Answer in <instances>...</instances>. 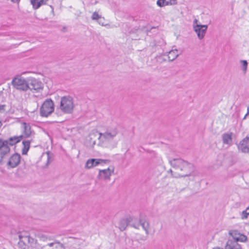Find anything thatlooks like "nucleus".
Wrapping results in <instances>:
<instances>
[{
    "instance_id": "nucleus-1",
    "label": "nucleus",
    "mask_w": 249,
    "mask_h": 249,
    "mask_svg": "<svg viewBox=\"0 0 249 249\" xmlns=\"http://www.w3.org/2000/svg\"><path fill=\"white\" fill-rule=\"evenodd\" d=\"M19 249H38L36 240L32 238L28 233L20 232L18 234ZM41 249H64L63 245L59 243H51L43 246Z\"/></svg>"
},
{
    "instance_id": "nucleus-2",
    "label": "nucleus",
    "mask_w": 249,
    "mask_h": 249,
    "mask_svg": "<svg viewBox=\"0 0 249 249\" xmlns=\"http://www.w3.org/2000/svg\"><path fill=\"white\" fill-rule=\"evenodd\" d=\"M169 162L173 168L182 172L178 175H173V177L177 178L193 175L194 166L192 163L180 158L170 160Z\"/></svg>"
},
{
    "instance_id": "nucleus-3",
    "label": "nucleus",
    "mask_w": 249,
    "mask_h": 249,
    "mask_svg": "<svg viewBox=\"0 0 249 249\" xmlns=\"http://www.w3.org/2000/svg\"><path fill=\"white\" fill-rule=\"evenodd\" d=\"M73 98L70 96H63L61 99L60 109L64 113H71L73 109Z\"/></svg>"
},
{
    "instance_id": "nucleus-4",
    "label": "nucleus",
    "mask_w": 249,
    "mask_h": 249,
    "mask_svg": "<svg viewBox=\"0 0 249 249\" xmlns=\"http://www.w3.org/2000/svg\"><path fill=\"white\" fill-rule=\"evenodd\" d=\"M116 127L107 128L105 132L99 133V139L103 142H107L112 141L118 134Z\"/></svg>"
},
{
    "instance_id": "nucleus-5",
    "label": "nucleus",
    "mask_w": 249,
    "mask_h": 249,
    "mask_svg": "<svg viewBox=\"0 0 249 249\" xmlns=\"http://www.w3.org/2000/svg\"><path fill=\"white\" fill-rule=\"evenodd\" d=\"M23 138V135H20L19 136H14L10 137L8 140H4L1 138H0V145H1L2 146H0L1 149L3 150V148H7L8 151H7L5 154L8 155L10 151V148L9 147V145L13 146L17 144V143L20 142V141Z\"/></svg>"
},
{
    "instance_id": "nucleus-6",
    "label": "nucleus",
    "mask_w": 249,
    "mask_h": 249,
    "mask_svg": "<svg viewBox=\"0 0 249 249\" xmlns=\"http://www.w3.org/2000/svg\"><path fill=\"white\" fill-rule=\"evenodd\" d=\"M54 111V104L51 99H46L40 108V114L42 117H48Z\"/></svg>"
},
{
    "instance_id": "nucleus-7",
    "label": "nucleus",
    "mask_w": 249,
    "mask_h": 249,
    "mask_svg": "<svg viewBox=\"0 0 249 249\" xmlns=\"http://www.w3.org/2000/svg\"><path fill=\"white\" fill-rule=\"evenodd\" d=\"M12 84L15 88L22 91H26L29 88L28 79L26 80L20 76L15 77L12 81Z\"/></svg>"
},
{
    "instance_id": "nucleus-8",
    "label": "nucleus",
    "mask_w": 249,
    "mask_h": 249,
    "mask_svg": "<svg viewBox=\"0 0 249 249\" xmlns=\"http://www.w3.org/2000/svg\"><path fill=\"white\" fill-rule=\"evenodd\" d=\"M109 161L110 160H103L100 159H89L86 163L85 168L90 169L98 164L108 163Z\"/></svg>"
},
{
    "instance_id": "nucleus-9",
    "label": "nucleus",
    "mask_w": 249,
    "mask_h": 249,
    "mask_svg": "<svg viewBox=\"0 0 249 249\" xmlns=\"http://www.w3.org/2000/svg\"><path fill=\"white\" fill-rule=\"evenodd\" d=\"M28 87H29V89L31 90L33 89L38 90L42 89L43 88V83L38 80L34 78L28 79Z\"/></svg>"
},
{
    "instance_id": "nucleus-10",
    "label": "nucleus",
    "mask_w": 249,
    "mask_h": 249,
    "mask_svg": "<svg viewBox=\"0 0 249 249\" xmlns=\"http://www.w3.org/2000/svg\"><path fill=\"white\" fill-rule=\"evenodd\" d=\"M114 172V168L108 167L107 169L100 170L97 178L99 179L110 180V176Z\"/></svg>"
},
{
    "instance_id": "nucleus-11",
    "label": "nucleus",
    "mask_w": 249,
    "mask_h": 249,
    "mask_svg": "<svg viewBox=\"0 0 249 249\" xmlns=\"http://www.w3.org/2000/svg\"><path fill=\"white\" fill-rule=\"evenodd\" d=\"M21 159L20 155L18 153H15L10 157L7 162V166L10 168H15L18 165Z\"/></svg>"
},
{
    "instance_id": "nucleus-12",
    "label": "nucleus",
    "mask_w": 249,
    "mask_h": 249,
    "mask_svg": "<svg viewBox=\"0 0 249 249\" xmlns=\"http://www.w3.org/2000/svg\"><path fill=\"white\" fill-rule=\"evenodd\" d=\"M208 29L207 25H196L194 26V30L197 34L198 38L202 39L204 38L207 30Z\"/></svg>"
},
{
    "instance_id": "nucleus-13",
    "label": "nucleus",
    "mask_w": 249,
    "mask_h": 249,
    "mask_svg": "<svg viewBox=\"0 0 249 249\" xmlns=\"http://www.w3.org/2000/svg\"><path fill=\"white\" fill-rule=\"evenodd\" d=\"M238 148L243 153H249V136H247L240 142Z\"/></svg>"
},
{
    "instance_id": "nucleus-14",
    "label": "nucleus",
    "mask_w": 249,
    "mask_h": 249,
    "mask_svg": "<svg viewBox=\"0 0 249 249\" xmlns=\"http://www.w3.org/2000/svg\"><path fill=\"white\" fill-rule=\"evenodd\" d=\"M133 218L131 216H127L125 218L120 220L119 224V228L121 231L125 230L131 222L132 221Z\"/></svg>"
},
{
    "instance_id": "nucleus-15",
    "label": "nucleus",
    "mask_w": 249,
    "mask_h": 249,
    "mask_svg": "<svg viewBox=\"0 0 249 249\" xmlns=\"http://www.w3.org/2000/svg\"><path fill=\"white\" fill-rule=\"evenodd\" d=\"M225 249H242V248L236 240H231L230 239L227 242Z\"/></svg>"
},
{
    "instance_id": "nucleus-16",
    "label": "nucleus",
    "mask_w": 249,
    "mask_h": 249,
    "mask_svg": "<svg viewBox=\"0 0 249 249\" xmlns=\"http://www.w3.org/2000/svg\"><path fill=\"white\" fill-rule=\"evenodd\" d=\"M48 0H30L33 8L36 10L39 8L42 5L46 4Z\"/></svg>"
},
{
    "instance_id": "nucleus-17",
    "label": "nucleus",
    "mask_w": 249,
    "mask_h": 249,
    "mask_svg": "<svg viewBox=\"0 0 249 249\" xmlns=\"http://www.w3.org/2000/svg\"><path fill=\"white\" fill-rule=\"evenodd\" d=\"M140 225L142 226L143 230L145 231L147 235L149 234V229L150 225L149 222L145 219L140 218L139 219Z\"/></svg>"
},
{
    "instance_id": "nucleus-18",
    "label": "nucleus",
    "mask_w": 249,
    "mask_h": 249,
    "mask_svg": "<svg viewBox=\"0 0 249 249\" xmlns=\"http://www.w3.org/2000/svg\"><path fill=\"white\" fill-rule=\"evenodd\" d=\"M23 126L24 128L23 137L28 138L32 134L31 126L29 124L23 123Z\"/></svg>"
},
{
    "instance_id": "nucleus-19",
    "label": "nucleus",
    "mask_w": 249,
    "mask_h": 249,
    "mask_svg": "<svg viewBox=\"0 0 249 249\" xmlns=\"http://www.w3.org/2000/svg\"><path fill=\"white\" fill-rule=\"evenodd\" d=\"M222 141L224 144H231L232 142L231 133H224L222 135Z\"/></svg>"
},
{
    "instance_id": "nucleus-20",
    "label": "nucleus",
    "mask_w": 249,
    "mask_h": 249,
    "mask_svg": "<svg viewBox=\"0 0 249 249\" xmlns=\"http://www.w3.org/2000/svg\"><path fill=\"white\" fill-rule=\"evenodd\" d=\"M30 141H23L22 142V144L23 147L22 149V155H26L27 154L28 151L29 150L30 147Z\"/></svg>"
},
{
    "instance_id": "nucleus-21",
    "label": "nucleus",
    "mask_w": 249,
    "mask_h": 249,
    "mask_svg": "<svg viewBox=\"0 0 249 249\" xmlns=\"http://www.w3.org/2000/svg\"><path fill=\"white\" fill-rule=\"evenodd\" d=\"M178 50L177 49L172 50L168 53V59L170 62L174 61L178 56Z\"/></svg>"
},
{
    "instance_id": "nucleus-22",
    "label": "nucleus",
    "mask_w": 249,
    "mask_h": 249,
    "mask_svg": "<svg viewBox=\"0 0 249 249\" xmlns=\"http://www.w3.org/2000/svg\"><path fill=\"white\" fill-rule=\"evenodd\" d=\"M70 239L72 240L70 242L73 243V245L75 246V247L79 246L83 242L82 239L79 238L70 237Z\"/></svg>"
},
{
    "instance_id": "nucleus-23",
    "label": "nucleus",
    "mask_w": 249,
    "mask_h": 249,
    "mask_svg": "<svg viewBox=\"0 0 249 249\" xmlns=\"http://www.w3.org/2000/svg\"><path fill=\"white\" fill-rule=\"evenodd\" d=\"M229 234L232 237L231 240H235V238L238 237L240 233L237 230H231L229 232Z\"/></svg>"
},
{
    "instance_id": "nucleus-24",
    "label": "nucleus",
    "mask_w": 249,
    "mask_h": 249,
    "mask_svg": "<svg viewBox=\"0 0 249 249\" xmlns=\"http://www.w3.org/2000/svg\"><path fill=\"white\" fill-rule=\"evenodd\" d=\"M240 63H241V69L243 70L244 73H245L247 70L248 64V62L247 60H241Z\"/></svg>"
},
{
    "instance_id": "nucleus-25",
    "label": "nucleus",
    "mask_w": 249,
    "mask_h": 249,
    "mask_svg": "<svg viewBox=\"0 0 249 249\" xmlns=\"http://www.w3.org/2000/svg\"><path fill=\"white\" fill-rule=\"evenodd\" d=\"M247 237L246 235L240 233L238 236V237L235 238V240L237 243L238 241L245 242L247 241Z\"/></svg>"
},
{
    "instance_id": "nucleus-26",
    "label": "nucleus",
    "mask_w": 249,
    "mask_h": 249,
    "mask_svg": "<svg viewBox=\"0 0 249 249\" xmlns=\"http://www.w3.org/2000/svg\"><path fill=\"white\" fill-rule=\"evenodd\" d=\"M249 215V206L243 211L241 213V218L242 219H247Z\"/></svg>"
},
{
    "instance_id": "nucleus-27",
    "label": "nucleus",
    "mask_w": 249,
    "mask_h": 249,
    "mask_svg": "<svg viewBox=\"0 0 249 249\" xmlns=\"http://www.w3.org/2000/svg\"><path fill=\"white\" fill-rule=\"evenodd\" d=\"M101 17V16L99 15L97 12H94L92 14V15L91 16V19L92 20H98Z\"/></svg>"
},
{
    "instance_id": "nucleus-28",
    "label": "nucleus",
    "mask_w": 249,
    "mask_h": 249,
    "mask_svg": "<svg viewBox=\"0 0 249 249\" xmlns=\"http://www.w3.org/2000/svg\"><path fill=\"white\" fill-rule=\"evenodd\" d=\"M166 2V0H158L157 1V4L160 7L166 6L165 3Z\"/></svg>"
},
{
    "instance_id": "nucleus-29",
    "label": "nucleus",
    "mask_w": 249,
    "mask_h": 249,
    "mask_svg": "<svg viewBox=\"0 0 249 249\" xmlns=\"http://www.w3.org/2000/svg\"><path fill=\"white\" fill-rule=\"evenodd\" d=\"M177 4V0H170L169 1H166V2L165 3V5H175Z\"/></svg>"
},
{
    "instance_id": "nucleus-30",
    "label": "nucleus",
    "mask_w": 249,
    "mask_h": 249,
    "mask_svg": "<svg viewBox=\"0 0 249 249\" xmlns=\"http://www.w3.org/2000/svg\"><path fill=\"white\" fill-rule=\"evenodd\" d=\"M105 20L104 18L103 17H101L97 21L99 24L104 26L105 24H104V21Z\"/></svg>"
},
{
    "instance_id": "nucleus-31",
    "label": "nucleus",
    "mask_w": 249,
    "mask_h": 249,
    "mask_svg": "<svg viewBox=\"0 0 249 249\" xmlns=\"http://www.w3.org/2000/svg\"><path fill=\"white\" fill-rule=\"evenodd\" d=\"M130 225L131 226V227H133L134 228H135V229H138L139 228V226H140V223H138L137 224H130Z\"/></svg>"
},
{
    "instance_id": "nucleus-32",
    "label": "nucleus",
    "mask_w": 249,
    "mask_h": 249,
    "mask_svg": "<svg viewBox=\"0 0 249 249\" xmlns=\"http://www.w3.org/2000/svg\"><path fill=\"white\" fill-rule=\"evenodd\" d=\"M198 20L195 18L193 21V29H194V26H195L196 25H201V24H197V22H198Z\"/></svg>"
},
{
    "instance_id": "nucleus-33",
    "label": "nucleus",
    "mask_w": 249,
    "mask_h": 249,
    "mask_svg": "<svg viewBox=\"0 0 249 249\" xmlns=\"http://www.w3.org/2000/svg\"><path fill=\"white\" fill-rule=\"evenodd\" d=\"M5 107V105H0V112H4V107Z\"/></svg>"
},
{
    "instance_id": "nucleus-34",
    "label": "nucleus",
    "mask_w": 249,
    "mask_h": 249,
    "mask_svg": "<svg viewBox=\"0 0 249 249\" xmlns=\"http://www.w3.org/2000/svg\"><path fill=\"white\" fill-rule=\"evenodd\" d=\"M20 0H11L13 3H18Z\"/></svg>"
},
{
    "instance_id": "nucleus-35",
    "label": "nucleus",
    "mask_w": 249,
    "mask_h": 249,
    "mask_svg": "<svg viewBox=\"0 0 249 249\" xmlns=\"http://www.w3.org/2000/svg\"><path fill=\"white\" fill-rule=\"evenodd\" d=\"M140 240L145 241L146 240V237L143 236L140 238Z\"/></svg>"
},
{
    "instance_id": "nucleus-36",
    "label": "nucleus",
    "mask_w": 249,
    "mask_h": 249,
    "mask_svg": "<svg viewBox=\"0 0 249 249\" xmlns=\"http://www.w3.org/2000/svg\"><path fill=\"white\" fill-rule=\"evenodd\" d=\"M168 172L171 173L172 174V176H173V175H174V174H173V171L171 169H170L168 171ZM174 175H178V174L175 173V174H174Z\"/></svg>"
},
{
    "instance_id": "nucleus-37",
    "label": "nucleus",
    "mask_w": 249,
    "mask_h": 249,
    "mask_svg": "<svg viewBox=\"0 0 249 249\" xmlns=\"http://www.w3.org/2000/svg\"><path fill=\"white\" fill-rule=\"evenodd\" d=\"M50 7H51V9H52V13L53 14H54V9H53V6H52V5H50Z\"/></svg>"
},
{
    "instance_id": "nucleus-38",
    "label": "nucleus",
    "mask_w": 249,
    "mask_h": 249,
    "mask_svg": "<svg viewBox=\"0 0 249 249\" xmlns=\"http://www.w3.org/2000/svg\"><path fill=\"white\" fill-rule=\"evenodd\" d=\"M249 114V108H248V112H247V113L245 115V116H244V118H243V119H245V118L247 117V115H248Z\"/></svg>"
},
{
    "instance_id": "nucleus-39",
    "label": "nucleus",
    "mask_w": 249,
    "mask_h": 249,
    "mask_svg": "<svg viewBox=\"0 0 249 249\" xmlns=\"http://www.w3.org/2000/svg\"><path fill=\"white\" fill-rule=\"evenodd\" d=\"M249 114V108H248V112H247V113L245 115V116H244V118H243V119H245V118L247 117V115H248Z\"/></svg>"
},
{
    "instance_id": "nucleus-40",
    "label": "nucleus",
    "mask_w": 249,
    "mask_h": 249,
    "mask_svg": "<svg viewBox=\"0 0 249 249\" xmlns=\"http://www.w3.org/2000/svg\"><path fill=\"white\" fill-rule=\"evenodd\" d=\"M213 249H223L220 248H213Z\"/></svg>"
},
{
    "instance_id": "nucleus-41",
    "label": "nucleus",
    "mask_w": 249,
    "mask_h": 249,
    "mask_svg": "<svg viewBox=\"0 0 249 249\" xmlns=\"http://www.w3.org/2000/svg\"><path fill=\"white\" fill-rule=\"evenodd\" d=\"M2 125V123L1 122V121H0V127Z\"/></svg>"
},
{
    "instance_id": "nucleus-42",
    "label": "nucleus",
    "mask_w": 249,
    "mask_h": 249,
    "mask_svg": "<svg viewBox=\"0 0 249 249\" xmlns=\"http://www.w3.org/2000/svg\"><path fill=\"white\" fill-rule=\"evenodd\" d=\"M116 144L115 143V144L113 145V147H115V146H116Z\"/></svg>"
}]
</instances>
